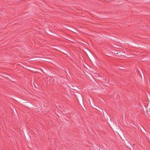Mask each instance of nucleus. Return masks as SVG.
I'll return each mask as SVG.
<instances>
[{
    "mask_svg": "<svg viewBox=\"0 0 150 150\" xmlns=\"http://www.w3.org/2000/svg\"><path fill=\"white\" fill-rule=\"evenodd\" d=\"M22 103L23 106L28 108L30 109L32 107V104L30 103H28L26 102H25L23 101L22 102Z\"/></svg>",
    "mask_w": 150,
    "mask_h": 150,
    "instance_id": "nucleus-5",
    "label": "nucleus"
},
{
    "mask_svg": "<svg viewBox=\"0 0 150 150\" xmlns=\"http://www.w3.org/2000/svg\"><path fill=\"white\" fill-rule=\"evenodd\" d=\"M103 112L104 113V116H105V115L106 114V113H107L105 111L104 112L103 111Z\"/></svg>",
    "mask_w": 150,
    "mask_h": 150,
    "instance_id": "nucleus-10",
    "label": "nucleus"
},
{
    "mask_svg": "<svg viewBox=\"0 0 150 150\" xmlns=\"http://www.w3.org/2000/svg\"><path fill=\"white\" fill-rule=\"evenodd\" d=\"M59 107H60L62 109V108H61V107L60 106H59Z\"/></svg>",
    "mask_w": 150,
    "mask_h": 150,
    "instance_id": "nucleus-11",
    "label": "nucleus"
},
{
    "mask_svg": "<svg viewBox=\"0 0 150 150\" xmlns=\"http://www.w3.org/2000/svg\"><path fill=\"white\" fill-rule=\"evenodd\" d=\"M113 53L116 56L118 57L124 58L126 57L124 55V53L122 51H116L113 52Z\"/></svg>",
    "mask_w": 150,
    "mask_h": 150,
    "instance_id": "nucleus-1",
    "label": "nucleus"
},
{
    "mask_svg": "<svg viewBox=\"0 0 150 150\" xmlns=\"http://www.w3.org/2000/svg\"><path fill=\"white\" fill-rule=\"evenodd\" d=\"M45 58V59H43L44 60L47 62H50V61L48 59H49V58Z\"/></svg>",
    "mask_w": 150,
    "mask_h": 150,
    "instance_id": "nucleus-9",
    "label": "nucleus"
},
{
    "mask_svg": "<svg viewBox=\"0 0 150 150\" xmlns=\"http://www.w3.org/2000/svg\"><path fill=\"white\" fill-rule=\"evenodd\" d=\"M146 106H145V107H146Z\"/></svg>",
    "mask_w": 150,
    "mask_h": 150,
    "instance_id": "nucleus-12",
    "label": "nucleus"
},
{
    "mask_svg": "<svg viewBox=\"0 0 150 150\" xmlns=\"http://www.w3.org/2000/svg\"><path fill=\"white\" fill-rule=\"evenodd\" d=\"M91 105L92 106V107L95 109H96L97 110L101 112V111L103 112V111L102 110V108H99L95 105L94 104H92Z\"/></svg>",
    "mask_w": 150,
    "mask_h": 150,
    "instance_id": "nucleus-6",
    "label": "nucleus"
},
{
    "mask_svg": "<svg viewBox=\"0 0 150 150\" xmlns=\"http://www.w3.org/2000/svg\"><path fill=\"white\" fill-rule=\"evenodd\" d=\"M125 144H126L127 145L126 146L127 147L128 149H129L131 147H132V146L130 144L129 141L127 139H126V140L125 141Z\"/></svg>",
    "mask_w": 150,
    "mask_h": 150,
    "instance_id": "nucleus-7",
    "label": "nucleus"
},
{
    "mask_svg": "<svg viewBox=\"0 0 150 150\" xmlns=\"http://www.w3.org/2000/svg\"><path fill=\"white\" fill-rule=\"evenodd\" d=\"M69 88L70 89L71 91L73 93H75L76 91H77L79 89V88L76 86H69Z\"/></svg>",
    "mask_w": 150,
    "mask_h": 150,
    "instance_id": "nucleus-2",
    "label": "nucleus"
},
{
    "mask_svg": "<svg viewBox=\"0 0 150 150\" xmlns=\"http://www.w3.org/2000/svg\"><path fill=\"white\" fill-rule=\"evenodd\" d=\"M74 95L75 96L76 98H77L78 100L79 99L80 102L81 104L83 103V101L82 99V97L81 94L79 93L77 94V96L75 94H74Z\"/></svg>",
    "mask_w": 150,
    "mask_h": 150,
    "instance_id": "nucleus-3",
    "label": "nucleus"
},
{
    "mask_svg": "<svg viewBox=\"0 0 150 150\" xmlns=\"http://www.w3.org/2000/svg\"><path fill=\"white\" fill-rule=\"evenodd\" d=\"M147 106L146 107V112H147V114H150V103H148Z\"/></svg>",
    "mask_w": 150,
    "mask_h": 150,
    "instance_id": "nucleus-8",
    "label": "nucleus"
},
{
    "mask_svg": "<svg viewBox=\"0 0 150 150\" xmlns=\"http://www.w3.org/2000/svg\"><path fill=\"white\" fill-rule=\"evenodd\" d=\"M105 119L106 120H107L108 121V122L109 124L112 125L113 124L112 122V120L111 119L110 117V116L108 115L107 113H106V114L105 115Z\"/></svg>",
    "mask_w": 150,
    "mask_h": 150,
    "instance_id": "nucleus-4",
    "label": "nucleus"
}]
</instances>
